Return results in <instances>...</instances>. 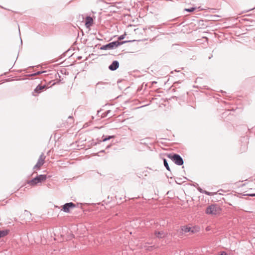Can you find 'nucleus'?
<instances>
[{"mask_svg":"<svg viewBox=\"0 0 255 255\" xmlns=\"http://www.w3.org/2000/svg\"><path fill=\"white\" fill-rule=\"evenodd\" d=\"M198 190L200 192V191H203V190H202L201 188L200 189H198Z\"/></svg>","mask_w":255,"mask_h":255,"instance_id":"obj_21","label":"nucleus"},{"mask_svg":"<svg viewBox=\"0 0 255 255\" xmlns=\"http://www.w3.org/2000/svg\"><path fill=\"white\" fill-rule=\"evenodd\" d=\"M200 192L201 193H204L207 195H209V196H211V195H213V194L211 192H208L207 191H205V190H204L203 191H200Z\"/></svg>","mask_w":255,"mask_h":255,"instance_id":"obj_15","label":"nucleus"},{"mask_svg":"<svg viewBox=\"0 0 255 255\" xmlns=\"http://www.w3.org/2000/svg\"><path fill=\"white\" fill-rule=\"evenodd\" d=\"M8 234V231H0V238L6 236Z\"/></svg>","mask_w":255,"mask_h":255,"instance_id":"obj_12","label":"nucleus"},{"mask_svg":"<svg viewBox=\"0 0 255 255\" xmlns=\"http://www.w3.org/2000/svg\"><path fill=\"white\" fill-rule=\"evenodd\" d=\"M71 118H72V117H71V116H69V118H70V119H71Z\"/></svg>","mask_w":255,"mask_h":255,"instance_id":"obj_23","label":"nucleus"},{"mask_svg":"<svg viewBox=\"0 0 255 255\" xmlns=\"http://www.w3.org/2000/svg\"><path fill=\"white\" fill-rule=\"evenodd\" d=\"M113 136H108V137H105L104 136H103L102 137V140L103 141H106L110 139L111 138H113Z\"/></svg>","mask_w":255,"mask_h":255,"instance_id":"obj_14","label":"nucleus"},{"mask_svg":"<svg viewBox=\"0 0 255 255\" xmlns=\"http://www.w3.org/2000/svg\"><path fill=\"white\" fill-rule=\"evenodd\" d=\"M168 157L178 165H182L183 164V160L181 156L178 154H169L168 155Z\"/></svg>","mask_w":255,"mask_h":255,"instance_id":"obj_3","label":"nucleus"},{"mask_svg":"<svg viewBox=\"0 0 255 255\" xmlns=\"http://www.w3.org/2000/svg\"><path fill=\"white\" fill-rule=\"evenodd\" d=\"M119 67V63L118 61H114L109 66V69L111 71H115Z\"/></svg>","mask_w":255,"mask_h":255,"instance_id":"obj_7","label":"nucleus"},{"mask_svg":"<svg viewBox=\"0 0 255 255\" xmlns=\"http://www.w3.org/2000/svg\"><path fill=\"white\" fill-rule=\"evenodd\" d=\"M155 235L159 238H162L165 236V234L164 233V232H163L162 231H161V232L156 231L155 232Z\"/></svg>","mask_w":255,"mask_h":255,"instance_id":"obj_11","label":"nucleus"},{"mask_svg":"<svg viewBox=\"0 0 255 255\" xmlns=\"http://www.w3.org/2000/svg\"><path fill=\"white\" fill-rule=\"evenodd\" d=\"M163 162H164V166L166 167V168L167 169V170H168V171H170V167L168 165V164L167 162V160L165 159H164L163 160Z\"/></svg>","mask_w":255,"mask_h":255,"instance_id":"obj_13","label":"nucleus"},{"mask_svg":"<svg viewBox=\"0 0 255 255\" xmlns=\"http://www.w3.org/2000/svg\"><path fill=\"white\" fill-rule=\"evenodd\" d=\"M124 38H125V35H121V36H120L119 37L118 39L119 40H122V39H123Z\"/></svg>","mask_w":255,"mask_h":255,"instance_id":"obj_18","label":"nucleus"},{"mask_svg":"<svg viewBox=\"0 0 255 255\" xmlns=\"http://www.w3.org/2000/svg\"><path fill=\"white\" fill-rule=\"evenodd\" d=\"M45 157L46 156L44 155L43 153L40 155L36 164L33 167V169L34 170H37L40 169L41 166L43 165V164L44 163Z\"/></svg>","mask_w":255,"mask_h":255,"instance_id":"obj_5","label":"nucleus"},{"mask_svg":"<svg viewBox=\"0 0 255 255\" xmlns=\"http://www.w3.org/2000/svg\"><path fill=\"white\" fill-rule=\"evenodd\" d=\"M221 208L217 205H211L206 210V213L209 215H216L220 213Z\"/></svg>","mask_w":255,"mask_h":255,"instance_id":"obj_1","label":"nucleus"},{"mask_svg":"<svg viewBox=\"0 0 255 255\" xmlns=\"http://www.w3.org/2000/svg\"><path fill=\"white\" fill-rule=\"evenodd\" d=\"M127 42V41H124L122 42H119V41H113L110 42L106 45H103L101 47V49L102 50H107V49H112L115 48L117 47L118 46H120L124 43Z\"/></svg>","mask_w":255,"mask_h":255,"instance_id":"obj_2","label":"nucleus"},{"mask_svg":"<svg viewBox=\"0 0 255 255\" xmlns=\"http://www.w3.org/2000/svg\"><path fill=\"white\" fill-rule=\"evenodd\" d=\"M44 72H45V71H38V72H37L36 73H35L31 74V76H34L38 75H39V74H40L41 73H43Z\"/></svg>","mask_w":255,"mask_h":255,"instance_id":"obj_16","label":"nucleus"},{"mask_svg":"<svg viewBox=\"0 0 255 255\" xmlns=\"http://www.w3.org/2000/svg\"><path fill=\"white\" fill-rule=\"evenodd\" d=\"M76 207V205L72 203H68L64 204L63 206L62 210L66 213H68L70 212V208H74Z\"/></svg>","mask_w":255,"mask_h":255,"instance_id":"obj_6","label":"nucleus"},{"mask_svg":"<svg viewBox=\"0 0 255 255\" xmlns=\"http://www.w3.org/2000/svg\"><path fill=\"white\" fill-rule=\"evenodd\" d=\"M195 9V7H191L190 8H186L185 10L188 12H192Z\"/></svg>","mask_w":255,"mask_h":255,"instance_id":"obj_17","label":"nucleus"},{"mask_svg":"<svg viewBox=\"0 0 255 255\" xmlns=\"http://www.w3.org/2000/svg\"><path fill=\"white\" fill-rule=\"evenodd\" d=\"M45 88L46 86L45 85L42 86L38 85L34 89V92L35 93L39 94L41 92L42 90L44 89Z\"/></svg>","mask_w":255,"mask_h":255,"instance_id":"obj_10","label":"nucleus"},{"mask_svg":"<svg viewBox=\"0 0 255 255\" xmlns=\"http://www.w3.org/2000/svg\"><path fill=\"white\" fill-rule=\"evenodd\" d=\"M250 196H255V194H250L249 195Z\"/></svg>","mask_w":255,"mask_h":255,"instance_id":"obj_20","label":"nucleus"},{"mask_svg":"<svg viewBox=\"0 0 255 255\" xmlns=\"http://www.w3.org/2000/svg\"><path fill=\"white\" fill-rule=\"evenodd\" d=\"M100 152H104V150H101L100 151Z\"/></svg>","mask_w":255,"mask_h":255,"instance_id":"obj_22","label":"nucleus"},{"mask_svg":"<svg viewBox=\"0 0 255 255\" xmlns=\"http://www.w3.org/2000/svg\"><path fill=\"white\" fill-rule=\"evenodd\" d=\"M220 255H227V254L226 253V252H222L221 254Z\"/></svg>","mask_w":255,"mask_h":255,"instance_id":"obj_19","label":"nucleus"},{"mask_svg":"<svg viewBox=\"0 0 255 255\" xmlns=\"http://www.w3.org/2000/svg\"><path fill=\"white\" fill-rule=\"evenodd\" d=\"M46 179V175H39L37 176L33 179L29 181L28 183L31 185H35L36 184L40 183L43 181H44Z\"/></svg>","mask_w":255,"mask_h":255,"instance_id":"obj_4","label":"nucleus"},{"mask_svg":"<svg viewBox=\"0 0 255 255\" xmlns=\"http://www.w3.org/2000/svg\"><path fill=\"white\" fill-rule=\"evenodd\" d=\"M182 230L184 233H188V232H191L192 233H194V228H191L190 227L183 226L182 227Z\"/></svg>","mask_w":255,"mask_h":255,"instance_id":"obj_9","label":"nucleus"},{"mask_svg":"<svg viewBox=\"0 0 255 255\" xmlns=\"http://www.w3.org/2000/svg\"><path fill=\"white\" fill-rule=\"evenodd\" d=\"M93 19L91 16H87L85 20V25L86 27L89 28L93 24Z\"/></svg>","mask_w":255,"mask_h":255,"instance_id":"obj_8","label":"nucleus"}]
</instances>
